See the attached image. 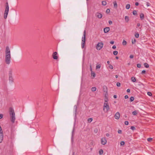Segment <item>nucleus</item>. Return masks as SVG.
I'll return each instance as SVG.
<instances>
[{
    "instance_id": "nucleus-29",
    "label": "nucleus",
    "mask_w": 155,
    "mask_h": 155,
    "mask_svg": "<svg viewBox=\"0 0 155 155\" xmlns=\"http://www.w3.org/2000/svg\"><path fill=\"white\" fill-rule=\"evenodd\" d=\"M136 40L135 39H134V40H132V44H134L136 42Z\"/></svg>"
},
{
    "instance_id": "nucleus-27",
    "label": "nucleus",
    "mask_w": 155,
    "mask_h": 155,
    "mask_svg": "<svg viewBox=\"0 0 155 155\" xmlns=\"http://www.w3.org/2000/svg\"><path fill=\"white\" fill-rule=\"evenodd\" d=\"M113 3L114 7H115L117 8V4L116 2V1H115L113 2Z\"/></svg>"
},
{
    "instance_id": "nucleus-6",
    "label": "nucleus",
    "mask_w": 155,
    "mask_h": 155,
    "mask_svg": "<svg viewBox=\"0 0 155 155\" xmlns=\"http://www.w3.org/2000/svg\"><path fill=\"white\" fill-rule=\"evenodd\" d=\"M9 81L12 83L13 82L14 79L12 77V70L9 71Z\"/></svg>"
},
{
    "instance_id": "nucleus-38",
    "label": "nucleus",
    "mask_w": 155,
    "mask_h": 155,
    "mask_svg": "<svg viewBox=\"0 0 155 155\" xmlns=\"http://www.w3.org/2000/svg\"><path fill=\"white\" fill-rule=\"evenodd\" d=\"M110 12V10L109 9H107L106 11V12L107 13H109Z\"/></svg>"
},
{
    "instance_id": "nucleus-10",
    "label": "nucleus",
    "mask_w": 155,
    "mask_h": 155,
    "mask_svg": "<svg viewBox=\"0 0 155 155\" xmlns=\"http://www.w3.org/2000/svg\"><path fill=\"white\" fill-rule=\"evenodd\" d=\"M115 118L116 119H118L120 117V114L119 112H117L114 116Z\"/></svg>"
},
{
    "instance_id": "nucleus-13",
    "label": "nucleus",
    "mask_w": 155,
    "mask_h": 155,
    "mask_svg": "<svg viewBox=\"0 0 155 155\" xmlns=\"http://www.w3.org/2000/svg\"><path fill=\"white\" fill-rule=\"evenodd\" d=\"M3 139V133L0 134V143H2Z\"/></svg>"
},
{
    "instance_id": "nucleus-3",
    "label": "nucleus",
    "mask_w": 155,
    "mask_h": 155,
    "mask_svg": "<svg viewBox=\"0 0 155 155\" xmlns=\"http://www.w3.org/2000/svg\"><path fill=\"white\" fill-rule=\"evenodd\" d=\"M104 105L103 110L104 111H105L106 112H108L109 109V107L108 104V103L107 102V101H105Z\"/></svg>"
},
{
    "instance_id": "nucleus-45",
    "label": "nucleus",
    "mask_w": 155,
    "mask_h": 155,
    "mask_svg": "<svg viewBox=\"0 0 155 155\" xmlns=\"http://www.w3.org/2000/svg\"><path fill=\"white\" fill-rule=\"evenodd\" d=\"M146 5L147 6H150V4L148 2H147Z\"/></svg>"
},
{
    "instance_id": "nucleus-58",
    "label": "nucleus",
    "mask_w": 155,
    "mask_h": 155,
    "mask_svg": "<svg viewBox=\"0 0 155 155\" xmlns=\"http://www.w3.org/2000/svg\"><path fill=\"white\" fill-rule=\"evenodd\" d=\"M117 95H114V98H117Z\"/></svg>"
},
{
    "instance_id": "nucleus-15",
    "label": "nucleus",
    "mask_w": 155,
    "mask_h": 155,
    "mask_svg": "<svg viewBox=\"0 0 155 155\" xmlns=\"http://www.w3.org/2000/svg\"><path fill=\"white\" fill-rule=\"evenodd\" d=\"M8 12H5L4 18L5 19H6L7 18V15H8Z\"/></svg>"
},
{
    "instance_id": "nucleus-41",
    "label": "nucleus",
    "mask_w": 155,
    "mask_h": 155,
    "mask_svg": "<svg viewBox=\"0 0 155 155\" xmlns=\"http://www.w3.org/2000/svg\"><path fill=\"white\" fill-rule=\"evenodd\" d=\"M128 122L127 121H126L124 122V124L126 125H128Z\"/></svg>"
},
{
    "instance_id": "nucleus-47",
    "label": "nucleus",
    "mask_w": 155,
    "mask_h": 155,
    "mask_svg": "<svg viewBox=\"0 0 155 155\" xmlns=\"http://www.w3.org/2000/svg\"><path fill=\"white\" fill-rule=\"evenodd\" d=\"M146 71L145 70H143L142 71L141 74H145L146 73Z\"/></svg>"
},
{
    "instance_id": "nucleus-17",
    "label": "nucleus",
    "mask_w": 155,
    "mask_h": 155,
    "mask_svg": "<svg viewBox=\"0 0 155 155\" xmlns=\"http://www.w3.org/2000/svg\"><path fill=\"white\" fill-rule=\"evenodd\" d=\"M140 17L141 20L143 19L144 18V15L143 13H141L140 15Z\"/></svg>"
},
{
    "instance_id": "nucleus-46",
    "label": "nucleus",
    "mask_w": 155,
    "mask_h": 155,
    "mask_svg": "<svg viewBox=\"0 0 155 155\" xmlns=\"http://www.w3.org/2000/svg\"><path fill=\"white\" fill-rule=\"evenodd\" d=\"M90 71H91V72L93 71H92V68L91 65V64H90Z\"/></svg>"
},
{
    "instance_id": "nucleus-36",
    "label": "nucleus",
    "mask_w": 155,
    "mask_h": 155,
    "mask_svg": "<svg viewBox=\"0 0 155 155\" xmlns=\"http://www.w3.org/2000/svg\"><path fill=\"white\" fill-rule=\"evenodd\" d=\"M3 133V132L1 126H0V134Z\"/></svg>"
},
{
    "instance_id": "nucleus-42",
    "label": "nucleus",
    "mask_w": 155,
    "mask_h": 155,
    "mask_svg": "<svg viewBox=\"0 0 155 155\" xmlns=\"http://www.w3.org/2000/svg\"><path fill=\"white\" fill-rule=\"evenodd\" d=\"M120 143L121 145H123L125 143L124 141H122L120 142Z\"/></svg>"
},
{
    "instance_id": "nucleus-40",
    "label": "nucleus",
    "mask_w": 155,
    "mask_h": 155,
    "mask_svg": "<svg viewBox=\"0 0 155 155\" xmlns=\"http://www.w3.org/2000/svg\"><path fill=\"white\" fill-rule=\"evenodd\" d=\"M117 87H120V82H117Z\"/></svg>"
},
{
    "instance_id": "nucleus-11",
    "label": "nucleus",
    "mask_w": 155,
    "mask_h": 155,
    "mask_svg": "<svg viewBox=\"0 0 155 155\" xmlns=\"http://www.w3.org/2000/svg\"><path fill=\"white\" fill-rule=\"evenodd\" d=\"M96 16L99 18H101L102 17V14L99 12H97L96 13Z\"/></svg>"
},
{
    "instance_id": "nucleus-32",
    "label": "nucleus",
    "mask_w": 155,
    "mask_h": 155,
    "mask_svg": "<svg viewBox=\"0 0 155 155\" xmlns=\"http://www.w3.org/2000/svg\"><path fill=\"white\" fill-rule=\"evenodd\" d=\"M101 67V65L100 64L97 65L96 68L97 69L100 68Z\"/></svg>"
},
{
    "instance_id": "nucleus-60",
    "label": "nucleus",
    "mask_w": 155,
    "mask_h": 155,
    "mask_svg": "<svg viewBox=\"0 0 155 155\" xmlns=\"http://www.w3.org/2000/svg\"><path fill=\"white\" fill-rule=\"evenodd\" d=\"M94 131L95 132H97V129L94 130Z\"/></svg>"
},
{
    "instance_id": "nucleus-8",
    "label": "nucleus",
    "mask_w": 155,
    "mask_h": 155,
    "mask_svg": "<svg viewBox=\"0 0 155 155\" xmlns=\"http://www.w3.org/2000/svg\"><path fill=\"white\" fill-rule=\"evenodd\" d=\"M107 140L105 137L102 138L101 139V143L104 145L106 143Z\"/></svg>"
},
{
    "instance_id": "nucleus-39",
    "label": "nucleus",
    "mask_w": 155,
    "mask_h": 155,
    "mask_svg": "<svg viewBox=\"0 0 155 155\" xmlns=\"http://www.w3.org/2000/svg\"><path fill=\"white\" fill-rule=\"evenodd\" d=\"M152 140V138H149L147 139V140L148 141H150Z\"/></svg>"
},
{
    "instance_id": "nucleus-4",
    "label": "nucleus",
    "mask_w": 155,
    "mask_h": 155,
    "mask_svg": "<svg viewBox=\"0 0 155 155\" xmlns=\"http://www.w3.org/2000/svg\"><path fill=\"white\" fill-rule=\"evenodd\" d=\"M85 35H86V31L84 30V32L83 36L84 37L82 38V43H81V47L82 48H84L85 43Z\"/></svg>"
},
{
    "instance_id": "nucleus-20",
    "label": "nucleus",
    "mask_w": 155,
    "mask_h": 155,
    "mask_svg": "<svg viewBox=\"0 0 155 155\" xmlns=\"http://www.w3.org/2000/svg\"><path fill=\"white\" fill-rule=\"evenodd\" d=\"M144 67L146 68H148L149 67V64L147 63H145L144 64Z\"/></svg>"
},
{
    "instance_id": "nucleus-2",
    "label": "nucleus",
    "mask_w": 155,
    "mask_h": 155,
    "mask_svg": "<svg viewBox=\"0 0 155 155\" xmlns=\"http://www.w3.org/2000/svg\"><path fill=\"white\" fill-rule=\"evenodd\" d=\"M11 58V54L5 55V62L7 64H10Z\"/></svg>"
},
{
    "instance_id": "nucleus-50",
    "label": "nucleus",
    "mask_w": 155,
    "mask_h": 155,
    "mask_svg": "<svg viewBox=\"0 0 155 155\" xmlns=\"http://www.w3.org/2000/svg\"><path fill=\"white\" fill-rule=\"evenodd\" d=\"M114 41H110V43L112 44H114Z\"/></svg>"
},
{
    "instance_id": "nucleus-43",
    "label": "nucleus",
    "mask_w": 155,
    "mask_h": 155,
    "mask_svg": "<svg viewBox=\"0 0 155 155\" xmlns=\"http://www.w3.org/2000/svg\"><path fill=\"white\" fill-rule=\"evenodd\" d=\"M130 129L133 130L135 129V128L134 126H131L130 127Z\"/></svg>"
},
{
    "instance_id": "nucleus-54",
    "label": "nucleus",
    "mask_w": 155,
    "mask_h": 155,
    "mask_svg": "<svg viewBox=\"0 0 155 155\" xmlns=\"http://www.w3.org/2000/svg\"><path fill=\"white\" fill-rule=\"evenodd\" d=\"M124 97L125 99H127L128 97V96L127 95H126Z\"/></svg>"
},
{
    "instance_id": "nucleus-21",
    "label": "nucleus",
    "mask_w": 155,
    "mask_h": 155,
    "mask_svg": "<svg viewBox=\"0 0 155 155\" xmlns=\"http://www.w3.org/2000/svg\"><path fill=\"white\" fill-rule=\"evenodd\" d=\"M91 90L92 91H95L96 90V88L95 87H92L91 88Z\"/></svg>"
},
{
    "instance_id": "nucleus-14",
    "label": "nucleus",
    "mask_w": 155,
    "mask_h": 155,
    "mask_svg": "<svg viewBox=\"0 0 155 155\" xmlns=\"http://www.w3.org/2000/svg\"><path fill=\"white\" fill-rule=\"evenodd\" d=\"M110 30V28L109 27H107L104 29V32L105 33H107Z\"/></svg>"
},
{
    "instance_id": "nucleus-25",
    "label": "nucleus",
    "mask_w": 155,
    "mask_h": 155,
    "mask_svg": "<svg viewBox=\"0 0 155 155\" xmlns=\"http://www.w3.org/2000/svg\"><path fill=\"white\" fill-rule=\"evenodd\" d=\"M122 44L124 45H126L127 44V42L124 40L123 41Z\"/></svg>"
},
{
    "instance_id": "nucleus-12",
    "label": "nucleus",
    "mask_w": 155,
    "mask_h": 155,
    "mask_svg": "<svg viewBox=\"0 0 155 155\" xmlns=\"http://www.w3.org/2000/svg\"><path fill=\"white\" fill-rule=\"evenodd\" d=\"M6 7L5 10V12H8V11H9V6H8V3L7 2L6 3Z\"/></svg>"
},
{
    "instance_id": "nucleus-35",
    "label": "nucleus",
    "mask_w": 155,
    "mask_h": 155,
    "mask_svg": "<svg viewBox=\"0 0 155 155\" xmlns=\"http://www.w3.org/2000/svg\"><path fill=\"white\" fill-rule=\"evenodd\" d=\"M132 114L134 115H135L137 114V112L136 111H134L132 112Z\"/></svg>"
},
{
    "instance_id": "nucleus-52",
    "label": "nucleus",
    "mask_w": 155,
    "mask_h": 155,
    "mask_svg": "<svg viewBox=\"0 0 155 155\" xmlns=\"http://www.w3.org/2000/svg\"><path fill=\"white\" fill-rule=\"evenodd\" d=\"M108 22L110 25L112 23V22L111 21H109Z\"/></svg>"
},
{
    "instance_id": "nucleus-24",
    "label": "nucleus",
    "mask_w": 155,
    "mask_h": 155,
    "mask_svg": "<svg viewBox=\"0 0 155 155\" xmlns=\"http://www.w3.org/2000/svg\"><path fill=\"white\" fill-rule=\"evenodd\" d=\"M103 151L102 149H101L99 151V154L100 155H102L103 154Z\"/></svg>"
},
{
    "instance_id": "nucleus-1",
    "label": "nucleus",
    "mask_w": 155,
    "mask_h": 155,
    "mask_svg": "<svg viewBox=\"0 0 155 155\" xmlns=\"http://www.w3.org/2000/svg\"><path fill=\"white\" fill-rule=\"evenodd\" d=\"M10 115L11 117V120L14 123L15 120V114L13 109L10 107L9 108Z\"/></svg>"
},
{
    "instance_id": "nucleus-55",
    "label": "nucleus",
    "mask_w": 155,
    "mask_h": 155,
    "mask_svg": "<svg viewBox=\"0 0 155 155\" xmlns=\"http://www.w3.org/2000/svg\"><path fill=\"white\" fill-rule=\"evenodd\" d=\"M135 5L136 6H138L139 5V3L138 2H136L135 3Z\"/></svg>"
},
{
    "instance_id": "nucleus-34",
    "label": "nucleus",
    "mask_w": 155,
    "mask_h": 155,
    "mask_svg": "<svg viewBox=\"0 0 155 155\" xmlns=\"http://www.w3.org/2000/svg\"><path fill=\"white\" fill-rule=\"evenodd\" d=\"M109 67L111 69H112L113 68V66L111 64H109Z\"/></svg>"
},
{
    "instance_id": "nucleus-62",
    "label": "nucleus",
    "mask_w": 155,
    "mask_h": 155,
    "mask_svg": "<svg viewBox=\"0 0 155 155\" xmlns=\"http://www.w3.org/2000/svg\"><path fill=\"white\" fill-rule=\"evenodd\" d=\"M115 77L116 78H118V76L117 75H116Z\"/></svg>"
},
{
    "instance_id": "nucleus-44",
    "label": "nucleus",
    "mask_w": 155,
    "mask_h": 155,
    "mask_svg": "<svg viewBox=\"0 0 155 155\" xmlns=\"http://www.w3.org/2000/svg\"><path fill=\"white\" fill-rule=\"evenodd\" d=\"M141 64H137V67H138V68H140L141 67Z\"/></svg>"
},
{
    "instance_id": "nucleus-30",
    "label": "nucleus",
    "mask_w": 155,
    "mask_h": 155,
    "mask_svg": "<svg viewBox=\"0 0 155 155\" xmlns=\"http://www.w3.org/2000/svg\"><path fill=\"white\" fill-rule=\"evenodd\" d=\"M118 54V52L117 51H114L113 52V54L115 55H116Z\"/></svg>"
},
{
    "instance_id": "nucleus-9",
    "label": "nucleus",
    "mask_w": 155,
    "mask_h": 155,
    "mask_svg": "<svg viewBox=\"0 0 155 155\" xmlns=\"http://www.w3.org/2000/svg\"><path fill=\"white\" fill-rule=\"evenodd\" d=\"M57 53L56 52H54L52 54V57L54 59L57 60L58 59V57L57 56Z\"/></svg>"
},
{
    "instance_id": "nucleus-51",
    "label": "nucleus",
    "mask_w": 155,
    "mask_h": 155,
    "mask_svg": "<svg viewBox=\"0 0 155 155\" xmlns=\"http://www.w3.org/2000/svg\"><path fill=\"white\" fill-rule=\"evenodd\" d=\"M3 117V115L2 114H0V119L2 118Z\"/></svg>"
},
{
    "instance_id": "nucleus-19",
    "label": "nucleus",
    "mask_w": 155,
    "mask_h": 155,
    "mask_svg": "<svg viewBox=\"0 0 155 155\" xmlns=\"http://www.w3.org/2000/svg\"><path fill=\"white\" fill-rule=\"evenodd\" d=\"M131 80L133 82H135L136 81V78L134 77H133L131 78Z\"/></svg>"
},
{
    "instance_id": "nucleus-53",
    "label": "nucleus",
    "mask_w": 155,
    "mask_h": 155,
    "mask_svg": "<svg viewBox=\"0 0 155 155\" xmlns=\"http://www.w3.org/2000/svg\"><path fill=\"white\" fill-rule=\"evenodd\" d=\"M116 48V46L115 45H114L112 47V48L113 49H115Z\"/></svg>"
},
{
    "instance_id": "nucleus-18",
    "label": "nucleus",
    "mask_w": 155,
    "mask_h": 155,
    "mask_svg": "<svg viewBox=\"0 0 155 155\" xmlns=\"http://www.w3.org/2000/svg\"><path fill=\"white\" fill-rule=\"evenodd\" d=\"M91 76H93V78H94L95 76V74L94 72L91 71Z\"/></svg>"
},
{
    "instance_id": "nucleus-31",
    "label": "nucleus",
    "mask_w": 155,
    "mask_h": 155,
    "mask_svg": "<svg viewBox=\"0 0 155 155\" xmlns=\"http://www.w3.org/2000/svg\"><path fill=\"white\" fill-rule=\"evenodd\" d=\"M134 100V98L133 97H131L130 98V101L131 102L133 101Z\"/></svg>"
},
{
    "instance_id": "nucleus-64",
    "label": "nucleus",
    "mask_w": 155,
    "mask_h": 155,
    "mask_svg": "<svg viewBox=\"0 0 155 155\" xmlns=\"http://www.w3.org/2000/svg\"><path fill=\"white\" fill-rule=\"evenodd\" d=\"M72 155H74V153L73 152Z\"/></svg>"
},
{
    "instance_id": "nucleus-5",
    "label": "nucleus",
    "mask_w": 155,
    "mask_h": 155,
    "mask_svg": "<svg viewBox=\"0 0 155 155\" xmlns=\"http://www.w3.org/2000/svg\"><path fill=\"white\" fill-rule=\"evenodd\" d=\"M103 43L102 42L98 43L96 47V49L98 50H101L103 47Z\"/></svg>"
},
{
    "instance_id": "nucleus-37",
    "label": "nucleus",
    "mask_w": 155,
    "mask_h": 155,
    "mask_svg": "<svg viewBox=\"0 0 155 155\" xmlns=\"http://www.w3.org/2000/svg\"><path fill=\"white\" fill-rule=\"evenodd\" d=\"M147 94L150 96H151L152 95V94L150 92H148Z\"/></svg>"
},
{
    "instance_id": "nucleus-16",
    "label": "nucleus",
    "mask_w": 155,
    "mask_h": 155,
    "mask_svg": "<svg viewBox=\"0 0 155 155\" xmlns=\"http://www.w3.org/2000/svg\"><path fill=\"white\" fill-rule=\"evenodd\" d=\"M125 20L126 22H127L129 21V18L127 16H126L125 17Z\"/></svg>"
},
{
    "instance_id": "nucleus-61",
    "label": "nucleus",
    "mask_w": 155,
    "mask_h": 155,
    "mask_svg": "<svg viewBox=\"0 0 155 155\" xmlns=\"http://www.w3.org/2000/svg\"><path fill=\"white\" fill-rule=\"evenodd\" d=\"M107 63L108 64H110V61H107Z\"/></svg>"
},
{
    "instance_id": "nucleus-56",
    "label": "nucleus",
    "mask_w": 155,
    "mask_h": 155,
    "mask_svg": "<svg viewBox=\"0 0 155 155\" xmlns=\"http://www.w3.org/2000/svg\"><path fill=\"white\" fill-rule=\"evenodd\" d=\"M127 92L128 93V92H130V89H128L127 90Z\"/></svg>"
},
{
    "instance_id": "nucleus-63",
    "label": "nucleus",
    "mask_w": 155,
    "mask_h": 155,
    "mask_svg": "<svg viewBox=\"0 0 155 155\" xmlns=\"http://www.w3.org/2000/svg\"><path fill=\"white\" fill-rule=\"evenodd\" d=\"M116 58L117 59H118V57H116Z\"/></svg>"
},
{
    "instance_id": "nucleus-57",
    "label": "nucleus",
    "mask_w": 155,
    "mask_h": 155,
    "mask_svg": "<svg viewBox=\"0 0 155 155\" xmlns=\"http://www.w3.org/2000/svg\"><path fill=\"white\" fill-rule=\"evenodd\" d=\"M106 135L107 137H109L110 136V134L108 133H107L106 134Z\"/></svg>"
},
{
    "instance_id": "nucleus-48",
    "label": "nucleus",
    "mask_w": 155,
    "mask_h": 155,
    "mask_svg": "<svg viewBox=\"0 0 155 155\" xmlns=\"http://www.w3.org/2000/svg\"><path fill=\"white\" fill-rule=\"evenodd\" d=\"M122 131L120 130H118V133L119 134H121Z\"/></svg>"
},
{
    "instance_id": "nucleus-28",
    "label": "nucleus",
    "mask_w": 155,
    "mask_h": 155,
    "mask_svg": "<svg viewBox=\"0 0 155 155\" xmlns=\"http://www.w3.org/2000/svg\"><path fill=\"white\" fill-rule=\"evenodd\" d=\"M133 14L134 15H137V12L136 11L134 10L133 12Z\"/></svg>"
},
{
    "instance_id": "nucleus-7",
    "label": "nucleus",
    "mask_w": 155,
    "mask_h": 155,
    "mask_svg": "<svg viewBox=\"0 0 155 155\" xmlns=\"http://www.w3.org/2000/svg\"><path fill=\"white\" fill-rule=\"evenodd\" d=\"M11 54L10 49L8 46L6 47L5 50V55Z\"/></svg>"
},
{
    "instance_id": "nucleus-26",
    "label": "nucleus",
    "mask_w": 155,
    "mask_h": 155,
    "mask_svg": "<svg viewBox=\"0 0 155 155\" xmlns=\"http://www.w3.org/2000/svg\"><path fill=\"white\" fill-rule=\"evenodd\" d=\"M102 5H103L105 6L107 4L106 2L105 1H103L102 2Z\"/></svg>"
},
{
    "instance_id": "nucleus-22",
    "label": "nucleus",
    "mask_w": 155,
    "mask_h": 155,
    "mask_svg": "<svg viewBox=\"0 0 155 155\" xmlns=\"http://www.w3.org/2000/svg\"><path fill=\"white\" fill-rule=\"evenodd\" d=\"M93 120V119L92 118H88L87 120V121L88 122L90 123Z\"/></svg>"
},
{
    "instance_id": "nucleus-59",
    "label": "nucleus",
    "mask_w": 155,
    "mask_h": 155,
    "mask_svg": "<svg viewBox=\"0 0 155 155\" xmlns=\"http://www.w3.org/2000/svg\"><path fill=\"white\" fill-rule=\"evenodd\" d=\"M137 25L138 27H139L140 26V23H137Z\"/></svg>"
},
{
    "instance_id": "nucleus-49",
    "label": "nucleus",
    "mask_w": 155,
    "mask_h": 155,
    "mask_svg": "<svg viewBox=\"0 0 155 155\" xmlns=\"http://www.w3.org/2000/svg\"><path fill=\"white\" fill-rule=\"evenodd\" d=\"M134 55H130V58H134Z\"/></svg>"
},
{
    "instance_id": "nucleus-23",
    "label": "nucleus",
    "mask_w": 155,
    "mask_h": 155,
    "mask_svg": "<svg viewBox=\"0 0 155 155\" xmlns=\"http://www.w3.org/2000/svg\"><path fill=\"white\" fill-rule=\"evenodd\" d=\"M130 7V5L129 4H127L126 6V8L127 9H129Z\"/></svg>"
},
{
    "instance_id": "nucleus-33",
    "label": "nucleus",
    "mask_w": 155,
    "mask_h": 155,
    "mask_svg": "<svg viewBox=\"0 0 155 155\" xmlns=\"http://www.w3.org/2000/svg\"><path fill=\"white\" fill-rule=\"evenodd\" d=\"M139 34L138 33L135 34V36L136 38H138L139 37Z\"/></svg>"
}]
</instances>
